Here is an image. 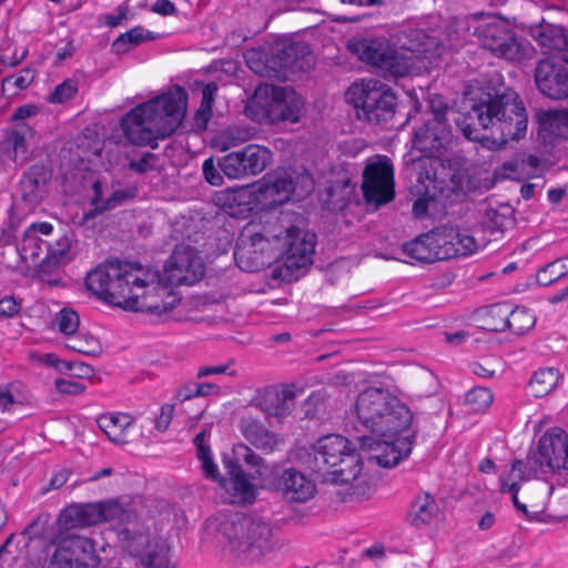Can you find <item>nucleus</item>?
<instances>
[{
	"label": "nucleus",
	"mask_w": 568,
	"mask_h": 568,
	"mask_svg": "<svg viewBox=\"0 0 568 568\" xmlns=\"http://www.w3.org/2000/svg\"><path fill=\"white\" fill-rule=\"evenodd\" d=\"M152 11L161 16H171L176 12L174 3L170 0H158L152 4Z\"/></svg>",
	"instance_id": "obj_64"
},
{
	"label": "nucleus",
	"mask_w": 568,
	"mask_h": 568,
	"mask_svg": "<svg viewBox=\"0 0 568 568\" xmlns=\"http://www.w3.org/2000/svg\"><path fill=\"white\" fill-rule=\"evenodd\" d=\"M353 194L354 186L349 180H337L325 189L321 195V201L328 211H342L349 204Z\"/></svg>",
	"instance_id": "obj_34"
},
{
	"label": "nucleus",
	"mask_w": 568,
	"mask_h": 568,
	"mask_svg": "<svg viewBox=\"0 0 568 568\" xmlns=\"http://www.w3.org/2000/svg\"><path fill=\"white\" fill-rule=\"evenodd\" d=\"M234 452L237 458H243L247 465L258 467L257 474L261 478L262 487L277 490L287 500L296 503H306L315 496L316 486L314 481L303 473L294 468L281 471L275 465L268 466L244 444L234 445Z\"/></svg>",
	"instance_id": "obj_7"
},
{
	"label": "nucleus",
	"mask_w": 568,
	"mask_h": 568,
	"mask_svg": "<svg viewBox=\"0 0 568 568\" xmlns=\"http://www.w3.org/2000/svg\"><path fill=\"white\" fill-rule=\"evenodd\" d=\"M145 542L143 536L134 538L133 542L130 544V551L141 556L142 564L149 568H175L169 557V549L165 546H160L156 550L148 549L144 554H140L135 550V546H142Z\"/></svg>",
	"instance_id": "obj_40"
},
{
	"label": "nucleus",
	"mask_w": 568,
	"mask_h": 568,
	"mask_svg": "<svg viewBox=\"0 0 568 568\" xmlns=\"http://www.w3.org/2000/svg\"><path fill=\"white\" fill-rule=\"evenodd\" d=\"M120 507L114 501L74 505L60 515V524L67 530L82 528L115 518Z\"/></svg>",
	"instance_id": "obj_22"
},
{
	"label": "nucleus",
	"mask_w": 568,
	"mask_h": 568,
	"mask_svg": "<svg viewBox=\"0 0 568 568\" xmlns=\"http://www.w3.org/2000/svg\"><path fill=\"white\" fill-rule=\"evenodd\" d=\"M521 99L513 89H505L495 95L488 94L487 100L471 105L465 113H457L454 116L456 126L462 131L467 140L479 139L480 130H488L494 120L505 116V113H514L520 109Z\"/></svg>",
	"instance_id": "obj_9"
},
{
	"label": "nucleus",
	"mask_w": 568,
	"mask_h": 568,
	"mask_svg": "<svg viewBox=\"0 0 568 568\" xmlns=\"http://www.w3.org/2000/svg\"><path fill=\"white\" fill-rule=\"evenodd\" d=\"M362 190L368 204L375 207L387 204L395 196L394 170L386 158H377L366 164L363 171Z\"/></svg>",
	"instance_id": "obj_15"
},
{
	"label": "nucleus",
	"mask_w": 568,
	"mask_h": 568,
	"mask_svg": "<svg viewBox=\"0 0 568 568\" xmlns=\"http://www.w3.org/2000/svg\"><path fill=\"white\" fill-rule=\"evenodd\" d=\"M241 433L253 446L261 450L273 452L281 438L263 427V425L251 416H244L241 420Z\"/></svg>",
	"instance_id": "obj_31"
},
{
	"label": "nucleus",
	"mask_w": 568,
	"mask_h": 568,
	"mask_svg": "<svg viewBox=\"0 0 568 568\" xmlns=\"http://www.w3.org/2000/svg\"><path fill=\"white\" fill-rule=\"evenodd\" d=\"M156 156L151 152H145L139 159L130 161V169L138 173H146L155 168Z\"/></svg>",
	"instance_id": "obj_57"
},
{
	"label": "nucleus",
	"mask_w": 568,
	"mask_h": 568,
	"mask_svg": "<svg viewBox=\"0 0 568 568\" xmlns=\"http://www.w3.org/2000/svg\"><path fill=\"white\" fill-rule=\"evenodd\" d=\"M311 449L312 459L306 463L324 481L348 485L362 473V460L355 446L342 435L321 436Z\"/></svg>",
	"instance_id": "obj_6"
},
{
	"label": "nucleus",
	"mask_w": 568,
	"mask_h": 568,
	"mask_svg": "<svg viewBox=\"0 0 568 568\" xmlns=\"http://www.w3.org/2000/svg\"><path fill=\"white\" fill-rule=\"evenodd\" d=\"M560 374L556 368H542L537 371L530 379L529 388L534 396L548 395L558 385Z\"/></svg>",
	"instance_id": "obj_41"
},
{
	"label": "nucleus",
	"mask_w": 568,
	"mask_h": 568,
	"mask_svg": "<svg viewBox=\"0 0 568 568\" xmlns=\"http://www.w3.org/2000/svg\"><path fill=\"white\" fill-rule=\"evenodd\" d=\"M175 410V404L166 403L160 408V414L155 418V427L160 432H164L170 426L173 414Z\"/></svg>",
	"instance_id": "obj_59"
},
{
	"label": "nucleus",
	"mask_w": 568,
	"mask_h": 568,
	"mask_svg": "<svg viewBox=\"0 0 568 568\" xmlns=\"http://www.w3.org/2000/svg\"><path fill=\"white\" fill-rule=\"evenodd\" d=\"M252 104L258 108L271 124L288 121L296 123L304 114V100L294 90L275 85H258Z\"/></svg>",
	"instance_id": "obj_11"
},
{
	"label": "nucleus",
	"mask_w": 568,
	"mask_h": 568,
	"mask_svg": "<svg viewBox=\"0 0 568 568\" xmlns=\"http://www.w3.org/2000/svg\"><path fill=\"white\" fill-rule=\"evenodd\" d=\"M27 388L21 382H11L0 387V408L10 410L14 405L27 400Z\"/></svg>",
	"instance_id": "obj_44"
},
{
	"label": "nucleus",
	"mask_w": 568,
	"mask_h": 568,
	"mask_svg": "<svg viewBox=\"0 0 568 568\" xmlns=\"http://www.w3.org/2000/svg\"><path fill=\"white\" fill-rule=\"evenodd\" d=\"M54 388L59 394L75 396L82 394L87 386L83 382L73 378H57Z\"/></svg>",
	"instance_id": "obj_53"
},
{
	"label": "nucleus",
	"mask_w": 568,
	"mask_h": 568,
	"mask_svg": "<svg viewBox=\"0 0 568 568\" xmlns=\"http://www.w3.org/2000/svg\"><path fill=\"white\" fill-rule=\"evenodd\" d=\"M136 194L135 187L121 189L112 192V194L102 204L101 210H111L125 201L133 199Z\"/></svg>",
	"instance_id": "obj_54"
},
{
	"label": "nucleus",
	"mask_w": 568,
	"mask_h": 568,
	"mask_svg": "<svg viewBox=\"0 0 568 568\" xmlns=\"http://www.w3.org/2000/svg\"><path fill=\"white\" fill-rule=\"evenodd\" d=\"M425 39L426 34L423 31L414 29H409L398 37L395 45L397 47L399 55L408 58V72L415 67L416 62L425 52Z\"/></svg>",
	"instance_id": "obj_36"
},
{
	"label": "nucleus",
	"mask_w": 568,
	"mask_h": 568,
	"mask_svg": "<svg viewBox=\"0 0 568 568\" xmlns=\"http://www.w3.org/2000/svg\"><path fill=\"white\" fill-rule=\"evenodd\" d=\"M493 394L488 388L475 387L466 395V404L474 412H484L493 403Z\"/></svg>",
	"instance_id": "obj_48"
},
{
	"label": "nucleus",
	"mask_w": 568,
	"mask_h": 568,
	"mask_svg": "<svg viewBox=\"0 0 568 568\" xmlns=\"http://www.w3.org/2000/svg\"><path fill=\"white\" fill-rule=\"evenodd\" d=\"M237 266L244 272H258L272 264L276 258L274 244L263 234L250 231L243 232L234 251Z\"/></svg>",
	"instance_id": "obj_14"
},
{
	"label": "nucleus",
	"mask_w": 568,
	"mask_h": 568,
	"mask_svg": "<svg viewBox=\"0 0 568 568\" xmlns=\"http://www.w3.org/2000/svg\"><path fill=\"white\" fill-rule=\"evenodd\" d=\"M98 564L93 542L85 537L71 536L60 542L49 568H95Z\"/></svg>",
	"instance_id": "obj_21"
},
{
	"label": "nucleus",
	"mask_w": 568,
	"mask_h": 568,
	"mask_svg": "<svg viewBox=\"0 0 568 568\" xmlns=\"http://www.w3.org/2000/svg\"><path fill=\"white\" fill-rule=\"evenodd\" d=\"M196 383H186L175 389L173 398L176 403H184L196 397Z\"/></svg>",
	"instance_id": "obj_61"
},
{
	"label": "nucleus",
	"mask_w": 568,
	"mask_h": 568,
	"mask_svg": "<svg viewBox=\"0 0 568 568\" xmlns=\"http://www.w3.org/2000/svg\"><path fill=\"white\" fill-rule=\"evenodd\" d=\"M439 506L429 494H419L410 505L408 519L417 528L435 523L439 517Z\"/></svg>",
	"instance_id": "obj_32"
},
{
	"label": "nucleus",
	"mask_w": 568,
	"mask_h": 568,
	"mask_svg": "<svg viewBox=\"0 0 568 568\" xmlns=\"http://www.w3.org/2000/svg\"><path fill=\"white\" fill-rule=\"evenodd\" d=\"M529 32L541 47L549 50H562L568 44L565 30L561 26L542 21L541 23L531 26Z\"/></svg>",
	"instance_id": "obj_35"
},
{
	"label": "nucleus",
	"mask_w": 568,
	"mask_h": 568,
	"mask_svg": "<svg viewBox=\"0 0 568 568\" xmlns=\"http://www.w3.org/2000/svg\"><path fill=\"white\" fill-rule=\"evenodd\" d=\"M158 275L154 285H148V295H153L160 301H143V306L152 314L162 315L173 308L179 297L173 286L193 285L199 282L205 273V266L197 252L186 245H179L173 251L164 265L163 273L151 267Z\"/></svg>",
	"instance_id": "obj_4"
},
{
	"label": "nucleus",
	"mask_w": 568,
	"mask_h": 568,
	"mask_svg": "<svg viewBox=\"0 0 568 568\" xmlns=\"http://www.w3.org/2000/svg\"><path fill=\"white\" fill-rule=\"evenodd\" d=\"M438 239V230L435 229L404 244V252L412 258L422 263L444 261L440 246L435 244Z\"/></svg>",
	"instance_id": "obj_30"
},
{
	"label": "nucleus",
	"mask_w": 568,
	"mask_h": 568,
	"mask_svg": "<svg viewBox=\"0 0 568 568\" xmlns=\"http://www.w3.org/2000/svg\"><path fill=\"white\" fill-rule=\"evenodd\" d=\"M71 240L67 235H60L55 243L47 245V254L41 260V267L45 272L67 263L71 260Z\"/></svg>",
	"instance_id": "obj_37"
},
{
	"label": "nucleus",
	"mask_w": 568,
	"mask_h": 568,
	"mask_svg": "<svg viewBox=\"0 0 568 568\" xmlns=\"http://www.w3.org/2000/svg\"><path fill=\"white\" fill-rule=\"evenodd\" d=\"M47 245H49V242L43 241L40 236L24 233L20 244L21 256L24 260L30 258L36 262L42 255L44 256L47 254Z\"/></svg>",
	"instance_id": "obj_47"
},
{
	"label": "nucleus",
	"mask_w": 568,
	"mask_h": 568,
	"mask_svg": "<svg viewBox=\"0 0 568 568\" xmlns=\"http://www.w3.org/2000/svg\"><path fill=\"white\" fill-rule=\"evenodd\" d=\"M274 242L282 243L283 263L274 271V277L283 282H293L304 274L313 262L315 251V234L292 226L285 230V236H273Z\"/></svg>",
	"instance_id": "obj_10"
},
{
	"label": "nucleus",
	"mask_w": 568,
	"mask_h": 568,
	"mask_svg": "<svg viewBox=\"0 0 568 568\" xmlns=\"http://www.w3.org/2000/svg\"><path fill=\"white\" fill-rule=\"evenodd\" d=\"M519 108L514 113H505V116L494 120L491 126H488L491 135L479 133V139H471L470 141L478 142L481 146L495 151L503 149L509 141L524 138L528 125V114L523 101Z\"/></svg>",
	"instance_id": "obj_18"
},
{
	"label": "nucleus",
	"mask_w": 568,
	"mask_h": 568,
	"mask_svg": "<svg viewBox=\"0 0 568 568\" xmlns=\"http://www.w3.org/2000/svg\"><path fill=\"white\" fill-rule=\"evenodd\" d=\"M134 418L126 413H105L98 418L100 429L116 444L125 442L126 433Z\"/></svg>",
	"instance_id": "obj_33"
},
{
	"label": "nucleus",
	"mask_w": 568,
	"mask_h": 568,
	"mask_svg": "<svg viewBox=\"0 0 568 568\" xmlns=\"http://www.w3.org/2000/svg\"><path fill=\"white\" fill-rule=\"evenodd\" d=\"M187 105V93L181 87L139 104L122 119L125 138L136 145L156 146V140L172 135L181 125Z\"/></svg>",
	"instance_id": "obj_3"
},
{
	"label": "nucleus",
	"mask_w": 568,
	"mask_h": 568,
	"mask_svg": "<svg viewBox=\"0 0 568 568\" xmlns=\"http://www.w3.org/2000/svg\"><path fill=\"white\" fill-rule=\"evenodd\" d=\"M51 329L58 331L68 337V341L77 336L80 331L79 322H51Z\"/></svg>",
	"instance_id": "obj_62"
},
{
	"label": "nucleus",
	"mask_w": 568,
	"mask_h": 568,
	"mask_svg": "<svg viewBox=\"0 0 568 568\" xmlns=\"http://www.w3.org/2000/svg\"><path fill=\"white\" fill-rule=\"evenodd\" d=\"M203 174L205 180L214 186H219L223 184V176L219 171V166L216 168L212 158L206 159L203 163Z\"/></svg>",
	"instance_id": "obj_58"
},
{
	"label": "nucleus",
	"mask_w": 568,
	"mask_h": 568,
	"mask_svg": "<svg viewBox=\"0 0 568 568\" xmlns=\"http://www.w3.org/2000/svg\"><path fill=\"white\" fill-rule=\"evenodd\" d=\"M36 131L28 123L19 122L7 131L2 141V149L13 161L27 160L31 143L34 141Z\"/></svg>",
	"instance_id": "obj_28"
},
{
	"label": "nucleus",
	"mask_w": 568,
	"mask_h": 568,
	"mask_svg": "<svg viewBox=\"0 0 568 568\" xmlns=\"http://www.w3.org/2000/svg\"><path fill=\"white\" fill-rule=\"evenodd\" d=\"M437 230L439 239L435 244L440 246L443 260L467 256L476 251L475 239L466 232L450 226H442Z\"/></svg>",
	"instance_id": "obj_26"
},
{
	"label": "nucleus",
	"mask_w": 568,
	"mask_h": 568,
	"mask_svg": "<svg viewBox=\"0 0 568 568\" xmlns=\"http://www.w3.org/2000/svg\"><path fill=\"white\" fill-rule=\"evenodd\" d=\"M425 195L418 197L413 204V215L423 217L429 203L437 197L448 200L460 190V175L442 160H432L429 169L425 171Z\"/></svg>",
	"instance_id": "obj_13"
},
{
	"label": "nucleus",
	"mask_w": 568,
	"mask_h": 568,
	"mask_svg": "<svg viewBox=\"0 0 568 568\" xmlns=\"http://www.w3.org/2000/svg\"><path fill=\"white\" fill-rule=\"evenodd\" d=\"M78 91V84L73 80H65L54 88L49 94L50 103H63L71 100Z\"/></svg>",
	"instance_id": "obj_52"
},
{
	"label": "nucleus",
	"mask_w": 568,
	"mask_h": 568,
	"mask_svg": "<svg viewBox=\"0 0 568 568\" xmlns=\"http://www.w3.org/2000/svg\"><path fill=\"white\" fill-rule=\"evenodd\" d=\"M535 460L550 471L568 470V433L559 427L546 430L537 442Z\"/></svg>",
	"instance_id": "obj_20"
},
{
	"label": "nucleus",
	"mask_w": 568,
	"mask_h": 568,
	"mask_svg": "<svg viewBox=\"0 0 568 568\" xmlns=\"http://www.w3.org/2000/svg\"><path fill=\"white\" fill-rule=\"evenodd\" d=\"M559 262V260L549 263L545 267L540 268L536 274V281L538 284L542 286H547L555 281L561 278L565 275V272H556L554 270L555 265Z\"/></svg>",
	"instance_id": "obj_55"
},
{
	"label": "nucleus",
	"mask_w": 568,
	"mask_h": 568,
	"mask_svg": "<svg viewBox=\"0 0 568 568\" xmlns=\"http://www.w3.org/2000/svg\"><path fill=\"white\" fill-rule=\"evenodd\" d=\"M50 179L51 174L44 165H32L20 182L22 200L30 205L38 204L47 193Z\"/></svg>",
	"instance_id": "obj_29"
},
{
	"label": "nucleus",
	"mask_w": 568,
	"mask_h": 568,
	"mask_svg": "<svg viewBox=\"0 0 568 568\" xmlns=\"http://www.w3.org/2000/svg\"><path fill=\"white\" fill-rule=\"evenodd\" d=\"M429 109L432 112V119H428L427 121L437 122L442 124H449L448 123V115L453 114L454 111L452 108L445 102L443 97L440 95H433L429 99Z\"/></svg>",
	"instance_id": "obj_51"
},
{
	"label": "nucleus",
	"mask_w": 568,
	"mask_h": 568,
	"mask_svg": "<svg viewBox=\"0 0 568 568\" xmlns=\"http://www.w3.org/2000/svg\"><path fill=\"white\" fill-rule=\"evenodd\" d=\"M361 452L386 468L398 465L412 453L413 412L395 390L368 386L353 406Z\"/></svg>",
	"instance_id": "obj_1"
},
{
	"label": "nucleus",
	"mask_w": 568,
	"mask_h": 568,
	"mask_svg": "<svg viewBox=\"0 0 568 568\" xmlns=\"http://www.w3.org/2000/svg\"><path fill=\"white\" fill-rule=\"evenodd\" d=\"M534 79L542 95L554 101L568 100V58L550 57L538 61Z\"/></svg>",
	"instance_id": "obj_17"
},
{
	"label": "nucleus",
	"mask_w": 568,
	"mask_h": 568,
	"mask_svg": "<svg viewBox=\"0 0 568 568\" xmlns=\"http://www.w3.org/2000/svg\"><path fill=\"white\" fill-rule=\"evenodd\" d=\"M272 153L267 148L248 144L219 160V168L229 179L257 175L271 163Z\"/></svg>",
	"instance_id": "obj_16"
},
{
	"label": "nucleus",
	"mask_w": 568,
	"mask_h": 568,
	"mask_svg": "<svg viewBox=\"0 0 568 568\" xmlns=\"http://www.w3.org/2000/svg\"><path fill=\"white\" fill-rule=\"evenodd\" d=\"M21 303L13 296L0 300V317H14L20 314Z\"/></svg>",
	"instance_id": "obj_60"
},
{
	"label": "nucleus",
	"mask_w": 568,
	"mask_h": 568,
	"mask_svg": "<svg viewBox=\"0 0 568 568\" xmlns=\"http://www.w3.org/2000/svg\"><path fill=\"white\" fill-rule=\"evenodd\" d=\"M346 101L356 109L357 118L372 124L389 122L396 112V97L386 84L376 79L354 82L345 93Z\"/></svg>",
	"instance_id": "obj_8"
},
{
	"label": "nucleus",
	"mask_w": 568,
	"mask_h": 568,
	"mask_svg": "<svg viewBox=\"0 0 568 568\" xmlns=\"http://www.w3.org/2000/svg\"><path fill=\"white\" fill-rule=\"evenodd\" d=\"M363 61L371 63L393 77L408 73V58L399 55L397 47L381 39L364 40L356 48Z\"/></svg>",
	"instance_id": "obj_19"
},
{
	"label": "nucleus",
	"mask_w": 568,
	"mask_h": 568,
	"mask_svg": "<svg viewBox=\"0 0 568 568\" xmlns=\"http://www.w3.org/2000/svg\"><path fill=\"white\" fill-rule=\"evenodd\" d=\"M158 278L151 266L139 262L119 260L99 265L91 271L85 281L87 288L99 298L122 308L144 311L148 285H154Z\"/></svg>",
	"instance_id": "obj_2"
},
{
	"label": "nucleus",
	"mask_w": 568,
	"mask_h": 568,
	"mask_svg": "<svg viewBox=\"0 0 568 568\" xmlns=\"http://www.w3.org/2000/svg\"><path fill=\"white\" fill-rule=\"evenodd\" d=\"M194 444L204 476L219 483L230 503L250 505L256 500L260 490L264 489L261 485L257 469H255L253 475H247L239 464L241 460L244 463L245 460L237 458L233 448V458L226 455L223 456V465L229 476V478H223L220 475L219 466L213 459L211 449L206 444L204 432L196 435ZM255 467L258 468L257 466ZM265 489H268V487H265Z\"/></svg>",
	"instance_id": "obj_5"
},
{
	"label": "nucleus",
	"mask_w": 568,
	"mask_h": 568,
	"mask_svg": "<svg viewBox=\"0 0 568 568\" xmlns=\"http://www.w3.org/2000/svg\"><path fill=\"white\" fill-rule=\"evenodd\" d=\"M453 138L450 124L425 121L416 129L413 136V146L426 158H429L425 171L429 169L432 160H440L438 156L453 142Z\"/></svg>",
	"instance_id": "obj_23"
},
{
	"label": "nucleus",
	"mask_w": 568,
	"mask_h": 568,
	"mask_svg": "<svg viewBox=\"0 0 568 568\" xmlns=\"http://www.w3.org/2000/svg\"><path fill=\"white\" fill-rule=\"evenodd\" d=\"M475 316L478 318H500L509 320V317H525L532 316L530 310L525 306H513L509 303H497L488 306L479 307L475 311Z\"/></svg>",
	"instance_id": "obj_38"
},
{
	"label": "nucleus",
	"mask_w": 568,
	"mask_h": 568,
	"mask_svg": "<svg viewBox=\"0 0 568 568\" xmlns=\"http://www.w3.org/2000/svg\"><path fill=\"white\" fill-rule=\"evenodd\" d=\"M474 34L481 48L498 58L513 62H519L526 58V49L504 21L481 20L475 27Z\"/></svg>",
	"instance_id": "obj_12"
},
{
	"label": "nucleus",
	"mask_w": 568,
	"mask_h": 568,
	"mask_svg": "<svg viewBox=\"0 0 568 568\" xmlns=\"http://www.w3.org/2000/svg\"><path fill=\"white\" fill-rule=\"evenodd\" d=\"M545 124L550 135L568 140V108L547 111Z\"/></svg>",
	"instance_id": "obj_45"
},
{
	"label": "nucleus",
	"mask_w": 568,
	"mask_h": 568,
	"mask_svg": "<svg viewBox=\"0 0 568 568\" xmlns=\"http://www.w3.org/2000/svg\"><path fill=\"white\" fill-rule=\"evenodd\" d=\"M294 397V390L291 387H284L281 390L267 388L257 394L255 404L267 416L284 417L291 413Z\"/></svg>",
	"instance_id": "obj_27"
},
{
	"label": "nucleus",
	"mask_w": 568,
	"mask_h": 568,
	"mask_svg": "<svg viewBox=\"0 0 568 568\" xmlns=\"http://www.w3.org/2000/svg\"><path fill=\"white\" fill-rule=\"evenodd\" d=\"M153 39L155 37L150 31L144 30L142 27H135L122 33L113 41L112 51L116 54H122L128 52L132 45H138Z\"/></svg>",
	"instance_id": "obj_42"
},
{
	"label": "nucleus",
	"mask_w": 568,
	"mask_h": 568,
	"mask_svg": "<svg viewBox=\"0 0 568 568\" xmlns=\"http://www.w3.org/2000/svg\"><path fill=\"white\" fill-rule=\"evenodd\" d=\"M296 182L293 173L284 169L268 172L262 179L258 187L261 197L271 205L286 203L295 192Z\"/></svg>",
	"instance_id": "obj_25"
},
{
	"label": "nucleus",
	"mask_w": 568,
	"mask_h": 568,
	"mask_svg": "<svg viewBox=\"0 0 568 568\" xmlns=\"http://www.w3.org/2000/svg\"><path fill=\"white\" fill-rule=\"evenodd\" d=\"M491 227L504 231L513 224V209L509 205H501L499 209H490L486 213Z\"/></svg>",
	"instance_id": "obj_50"
},
{
	"label": "nucleus",
	"mask_w": 568,
	"mask_h": 568,
	"mask_svg": "<svg viewBox=\"0 0 568 568\" xmlns=\"http://www.w3.org/2000/svg\"><path fill=\"white\" fill-rule=\"evenodd\" d=\"M245 60L248 68L262 77H274L272 63L268 59L265 61V54L261 50H250L245 54Z\"/></svg>",
	"instance_id": "obj_49"
},
{
	"label": "nucleus",
	"mask_w": 568,
	"mask_h": 568,
	"mask_svg": "<svg viewBox=\"0 0 568 568\" xmlns=\"http://www.w3.org/2000/svg\"><path fill=\"white\" fill-rule=\"evenodd\" d=\"M268 62L272 63L274 77L281 71L304 72L314 65V57L308 47L302 42L277 45Z\"/></svg>",
	"instance_id": "obj_24"
},
{
	"label": "nucleus",
	"mask_w": 568,
	"mask_h": 568,
	"mask_svg": "<svg viewBox=\"0 0 568 568\" xmlns=\"http://www.w3.org/2000/svg\"><path fill=\"white\" fill-rule=\"evenodd\" d=\"M28 359L34 367L51 368L58 374H65L69 367L67 361L59 358L54 353L32 351L28 354Z\"/></svg>",
	"instance_id": "obj_46"
},
{
	"label": "nucleus",
	"mask_w": 568,
	"mask_h": 568,
	"mask_svg": "<svg viewBox=\"0 0 568 568\" xmlns=\"http://www.w3.org/2000/svg\"><path fill=\"white\" fill-rule=\"evenodd\" d=\"M65 345L75 352L87 355L97 356L102 352V346L99 338L84 329H80L77 336H73L67 341Z\"/></svg>",
	"instance_id": "obj_43"
},
{
	"label": "nucleus",
	"mask_w": 568,
	"mask_h": 568,
	"mask_svg": "<svg viewBox=\"0 0 568 568\" xmlns=\"http://www.w3.org/2000/svg\"><path fill=\"white\" fill-rule=\"evenodd\" d=\"M524 468L525 465L523 462H514L510 469L500 475V489L503 493H509L511 495L513 503L518 510L527 513L526 506L521 504L517 497L519 483L525 479Z\"/></svg>",
	"instance_id": "obj_39"
},
{
	"label": "nucleus",
	"mask_w": 568,
	"mask_h": 568,
	"mask_svg": "<svg viewBox=\"0 0 568 568\" xmlns=\"http://www.w3.org/2000/svg\"><path fill=\"white\" fill-rule=\"evenodd\" d=\"M217 91V85L214 82L207 83L202 91V104L201 111L206 109L209 112L211 111L212 103L214 101V94Z\"/></svg>",
	"instance_id": "obj_63"
},
{
	"label": "nucleus",
	"mask_w": 568,
	"mask_h": 568,
	"mask_svg": "<svg viewBox=\"0 0 568 568\" xmlns=\"http://www.w3.org/2000/svg\"><path fill=\"white\" fill-rule=\"evenodd\" d=\"M67 365L69 367L65 369V374L70 373L71 377L75 381L82 382L94 376L93 368L84 363L67 361Z\"/></svg>",
	"instance_id": "obj_56"
}]
</instances>
